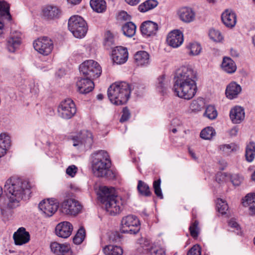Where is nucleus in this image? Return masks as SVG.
Returning a JSON list of instances; mask_svg holds the SVG:
<instances>
[{
    "instance_id": "nucleus-34",
    "label": "nucleus",
    "mask_w": 255,
    "mask_h": 255,
    "mask_svg": "<svg viewBox=\"0 0 255 255\" xmlns=\"http://www.w3.org/2000/svg\"><path fill=\"white\" fill-rule=\"evenodd\" d=\"M90 5L97 12H102L106 8V2L104 0H91Z\"/></svg>"
},
{
    "instance_id": "nucleus-20",
    "label": "nucleus",
    "mask_w": 255,
    "mask_h": 255,
    "mask_svg": "<svg viewBox=\"0 0 255 255\" xmlns=\"http://www.w3.org/2000/svg\"><path fill=\"white\" fill-rule=\"evenodd\" d=\"M245 115L243 108L240 106H235L230 111V117L234 124H237L244 121Z\"/></svg>"
},
{
    "instance_id": "nucleus-46",
    "label": "nucleus",
    "mask_w": 255,
    "mask_h": 255,
    "mask_svg": "<svg viewBox=\"0 0 255 255\" xmlns=\"http://www.w3.org/2000/svg\"><path fill=\"white\" fill-rule=\"evenodd\" d=\"M198 225L199 222L197 221H195L191 224L189 227L191 236L194 238H196L198 236L199 233V228Z\"/></svg>"
},
{
    "instance_id": "nucleus-26",
    "label": "nucleus",
    "mask_w": 255,
    "mask_h": 255,
    "mask_svg": "<svg viewBox=\"0 0 255 255\" xmlns=\"http://www.w3.org/2000/svg\"><path fill=\"white\" fill-rule=\"evenodd\" d=\"M241 86L235 82L231 83L226 88V95L228 98L233 99L241 92Z\"/></svg>"
},
{
    "instance_id": "nucleus-19",
    "label": "nucleus",
    "mask_w": 255,
    "mask_h": 255,
    "mask_svg": "<svg viewBox=\"0 0 255 255\" xmlns=\"http://www.w3.org/2000/svg\"><path fill=\"white\" fill-rule=\"evenodd\" d=\"M50 249L56 255H72L70 247L67 244L53 242L50 245Z\"/></svg>"
},
{
    "instance_id": "nucleus-17",
    "label": "nucleus",
    "mask_w": 255,
    "mask_h": 255,
    "mask_svg": "<svg viewBox=\"0 0 255 255\" xmlns=\"http://www.w3.org/2000/svg\"><path fill=\"white\" fill-rule=\"evenodd\" d=\"M72 230L73 226L70 222H63L56 226L55 233L60 238H67L71 235Z\"/></svg>"
},
{
    "instance_id": "nucleus-1",
    "label": "nucleus",
    "mask_w": 255,
    "mask_h": 255,
    "mask_svg": "<svg viewBox=\"0 0 255 255\" xmlns=\"http://www.w3.org/2000/svg\"><path fill=\"white\" fill-rule=\"evenodd\" d=\"M196 73L191 66H182L176 73L173 90L176 96L185 100H190L195 95L197 86Z\"/></svg>"
},
{
    "instance_id": "nucleus-32",
    "label": "nucleus",
    "mask_w": 255,
    "mask_h": 255,
    "mask_svg": "<svg viewBox=\"0 0 255 255\" xmlns=\"http://www.w3.org/2000/svg\"><path fill=\"white\" fill-rule=\"evenodd\" d=\"M105 255H122L123 250L120 246L109 245L103 249Z\"/></svg>"
},
{
    "instance_id": "nucleus-50",
    "label": "nucleus",
    "mask_w": 255,
    "mask_h": 255,
    "mask_svg": "<svg viewBox=\"0 0 255 255\" xmlns=\"http://www.w3.org/2000/svg\"><path fill=\"white\" fill-rule=\"evenodd\" d=\"M105 45L108 47H111L115 45L114 36L110 31H107L105 34Z\"/></svg>"
},
{
    "instance_id": "nucleus-43",
    "label": "nucleus",
    "mask_w": 255,
    "mask_h": 255,
    "mask_svg": "<svg viewBox=\"0 0 255 255\" xmlns=\"http://www.w3.org/2000/svg\"><path fill=\"white\" fill-rule=\"evenodd\" d=\"M85 237V231L83 228H80L74 237L73 242L76 244H80L84 241Z\"/></svg>"
},
{
    "instance_id": "nucleus-23",
    "label": "nucleus",
    "mask_w": 255,
    "mask_h": 255,
    "mask_svg": "<svg viewBox=\"0 0 255 255\" xmlns=\"http://www.w3.org/2000/svg\"><path fill=\"white\" fill-rule=\"evenodd\" d=\"M180 19L185 22H190L195 18V13L190 7H184L180 8L178 12Z\"/></svg>"
},
{
    "instance_id": "nucleus-61",
    "label": "nucleus",
    "mask_w": 255,
    "mask_h": 255,
    "mask_svg": "<svg viewBox=\"0 0 255 255\" xmlns=\"http://www.w3.org/2000/svg\"><path fill=\"white\" fill-rule=\"evenodd\" d=\"M3 24L0 21V35L3 32Z\"/></svg>"
},
{
    "instance_id": "nucleus-10",
    "label": "nucleus",
    "mask_w": 255,
    "mask_h": 255,
    "mask_svg": "<svg viewBox=\"0 0 255 255\" xmlns=\"http://www.w3.org/2000/svg\"><path fill=\"white\" fill-rule=\"evenodd\" d=\"M58 112L62 118L71 119L76 113L75 105L71 99H67L61 103L58 108Z\"/></svg>"
},
{
    "instance_id": "nucleus-2",
    "label": "nucleus",
    "mask_w": 255,
    "mask_h": 255,
    "mask_svg": "<svg viewBox=\"0 0 255 255\" xmlns=\"http://www.w3.org/2000/svg\"><path fill=\"white\" fill-rule=\"evenodd\" d=\"M30 185L26 180L16 177H10L4 184V189L6 193L9 208H15L19 206V202L28 198L30 194Z\"/></svg>"
},
{
    "instance_id": "nucleus-16",
    "label": "nucleus",
    "mask_w": 255,
    "mask_h": 255,
    "mask_svg": "<svg viewBox=\"0 0 255 255\" xmlns=\"http://www.w3.org/2000/svg\"><path fill=\"white\" fill-rule=\"evenodd\" d=\"M91 79L86 77L81 78L77 82V90L80 93L86 94L93 90L94 84Z\"/></svg>"
},
{
    "instance_id": "nucleus-39",
    "label": "nucleus",
    "mask_w": 255,
    "mask_h": 255,
    "mask_svg": "<svg viewBox=\"0 0 255 255\" xmlns=\"http://www.w3.org/2000/svg\"><path fill=\"white\" fill-rule=\"evenodd\" d=\"M204 105V99L200 98L192 102L190 106V109L193 112H199L201 110Z\"/></svg>"
},
{
    "instance_id": "nucleus-58",
    "label": "nucleus",
    "mask_w": 255,
    "mask_h": 255,
    "mask_svg": "<svg viewBox=\"0 0 255 255\" xmlns=\"http://www.w3.org/2000/svg\"><path fill=\"white\" fill-rule=\"evenodd\" d=\"M126 1L131 5H136L138 3L140 0H125Z\"/></svg>"
},
{
    "instance_id": "nucleus-12",
    "label": "nucleus",
    "mask_w": 255,
    "mask_h": 255,
    "mask_svg": "<svg viewBox=\"0 0 255 255\" xmlns=\"http://www.w3.org/2000/svg\"><path fill=\"white\" fill-rule=\"evenodd\" d=\"M59 204L54 198L44 199L41 201L38 205L39 209L46 217H51L57 210Z\"/></svg>"
},
{
    "instance_id": "nucleus-53",
    "label": "nucleus",
    "mask_w": 255,
    "mask_h": 255,
    "mask_svg": "<svg viewBox=\"0 0 255 255\" xmlns=\"http://www.w3.org/2000/svg\"><path fill=\"white\" fill-rule=\"evenodd\" d=\"M77 167L75 165H72L69 166L67 168L66 172L68 175L73 177L75 175L76 173L77 172Z\"/></svg>"
},
{
    "instance_id": "nucleus-22",
    "label": "nucleus",
    "mask_w": 255,
    "mask_h": 255,
    "mask_svg": "<svg viewBox=\"0 0 255 255\" xmlns=\"http://www.w3.org/2000/svg\"><path fill=\"white\" fill-rule=\"evenodd\" d=\"M221 18L224 24L228 27H234L237 22L235 13L229 9L226 10L222 13Z\"/></svg>"
},
{
    "instance_id": "nucleus-11",
    "label": "nucleus",
    "mask_w": 255,
    "mask_h": 255,
    "mask_svg": "<svg viewBox=\"0 0 255 255\" xmlns=\"http://www.w3.org/2000/svg\"><path fill=\"white\" fill-rule=\"evenodd\" d=\"M33 47L35 50L43 55L49 54L53 48V44L49 38L42 37L38 38L33 43Z\"/></svg>"
},
{
    "instance_id": "nucleus-45",
    "label": "nucleus",
    "mask_w": 255,
    "mask_h": 255,
    "mask_svg": "<svg viewBox=\"0 0 255 255\" xmlns=\"http://www.w3.org/2000/svg\"><path fill=\"white\" fill-rule=\"evenodd\" d=\"M204 115L209 119H215L217 116V112L214 106H208L206 108Z\"/></svg>"
},
{
    "instance_id": "nucleus-57",
    "label": "nucleus",
    "mask_w": 255,
    "mask_h": 255,
    "mask_svg": "<svg viewBox=\"0 0 255 255\" xmlns=\"http://www.w3.org/2000/svg\"><path fill=\"white\" fill-rule=\"evenodd\" d=\"M152 255H165V252L162 249H158L154 250Z\"/></svg>"
},
{
    "instance_id": "nucleus-31",
    "label": "nucleus",
    "mask_w": 255,
    "mask_h": 255,
    "mask_svg": "<svg viewBox=\"0 0 255 255\" xmlns=\"http://www.w3.org/2000/svg\"><path fill=\"white\" fill-rule=\"evenodd\" d=\"M158 4L156 0H147L138 6V10L141 12H145L153 9Z\"/></svg>"
},
{
    "instance_id": "nucleus-36",
    "label": "nucleus",
    "mask_w": 255,
    "mask_h": 255,
    "mask_svg": "<svg viewBox=\"0 0 255 255\" xmlns=\"http://www.w3.org/2000/svg\"><path fill=\"white\" fill-rule=\"evenodd\" d=\"M255 143L251 142L247 145L246 151V157L247 161L251 162L255 157Z\"/></svg>"
},
{
    "instance_id": "nucleus-15",
    "label": "nucleus",
    "mask_w": 255,
    "mask_h": 255,
    "mask_svg": "<svg viewBox=\"0 0 255 255\" xmlns=\"http://www.w3.org/2000/svg\"><path fill=\"white\" fill-rule=\"evenodd\" d=\"M166 41L169 46L177 48L183 42V34L178 30H173L168 34Z\"/></svg>"
},
{
    "instance_id": "nucleus-59",
    "label": "nucleus",
    "mask_w": 255,
    "mask_h": 255,
    "mask_svg": "<svg viewBox=\"0 0 255 255\" xmlns=\"http://www.w3.org/2000/svg\"><path fill=\"white\" fill-rule=\"evenodd\" d=\"M229 225L232 227V228H238V227H239V225L238 224V223L235 222V221H233V220H231L229 222Z\"/></svg>"
},
{
    "instance_id": "nucleus-38",
    "label": "nucleus",
    "mask_w": 255,
    "mask_h": 255,
    "mask_svg": "<svg viewBox=\"0 0 255 255\" xmlns=\"http://www.w3.org/2000/svg\"><path fill=\"white\" fill-rule=\"evenodd\" d=\"M215 131L212 127H208L203 129L200 133V137L206 140L211 139L215 135Z\"/></svg>"
},
{
    "instance_id": "nucleus-6",
    "label": "nucleus",
    "mask_w": 255,
    "mask_h": 255,
    "mask_svg": "<svg viewBox=\"0 0 255 255\" xmlns=\"http://www.w3.org/2000/svg\"><path fill=\"white\" fill-rule=\"evenodd\" d=\"M68 28L75 37L79 38L85 36L88 30L86 21L79 15H73L69 18Z\"/></svg>"
},
{
    "instance_id": "nucleus-60",
    "label": "nucleus",
    "mask_w": 255,
    "mask_h": 255,
    "mask_svg": "<svg viewBox=\"0 0 255 255\" xmlns=\"http://www.w3.org/2000/svg\"><path fill=\"white\" fill-rule=\"evenodd\" d=\"M67 1L72 4H77L81 2V0H67Z\"/></svg>"
},
{
    "instance_id": "nucleus-56",
    "label": "nucleus",
    "mask_w": 255,
    "mask_h": 255,
    "mask_svg": "<svg viewBox=\"0 0 255 255\" xmlns=\"http://www.w3.org/2000/svg\"><path fill=\"white\" fill-rule=\"evenodd\" d=\"M239 131V128L237 127H234L229 131V133L231 136H235L237 135Z\"/></svg>"
},
{
    "instance_id": "nucleus-52",
    "label": "nucleus",
    "mask_w": 255,
    "mask_h": 255,
    "mask_svg": "<svg viewBox=\"0 0 255 255\" xmlns=\"http://www.w3.org/2000/svg\"><path fill=\"white\" fill-rule=\"evenodd\" d=\"M130 116L129 110L127 107H125L123 110V114L120 119L121 122H124L128 120Z\"/></svg>"
},
{
    "instance_id": "nucleus-30",
    "label": "nucleus",
    "mask_w": 255,
    "mask_h": 255,
    "mask_svg": "<svg viewBox=\"0 0 255 255\" xmlns=\"http://www.w3.org/2000/svg\"><path fill=\"white\" fill-rule=\"evenodd\" d=\"M222 69L228 73H233L236 70L237 67L233 60L229 57H225L222 63Z\"/></svg>"
},
{
    "instance_id": "nucleus-35",
    "label": "nucleus",
    "mask_w": 255,
    "mask_h": 255,
    "mask_svg": "<svg viewBox=\"0 0 255 255\" xmlns=\"http://www.w3.org/2000/svg\"><path fill=\"white\" fill-rule=\"evenodd\" d=\"M4 16H6L8 20L11 19L9 12V5L5 1H0V18Z\"/></svg>"
},
{
    "instance_id": "nucleus-54",
    "label": "nucleus",
    "mask_w": 255,
    "mask_h": 255,
    "mask_svg": "<svg viewBox=\"0 0 255 255\" xmlns=\"http://www.w3.org/2000/svg\"><path fill=\"white\" fill-rule=\"evenodd\" d=\"M118 18L121 20H129L130 19V16L126 11H122L119 13Z\"/></svg>"
},
{
    "instance_id": "nucleus-5",
    "label": "nucleus",
    "mask_w": 255,
    "mask_h": 255,
    "mask_svg": "<svg viewBox=\"0 0 255 255\" xmlns=\"http://www.w3.org/2000/svg\"><path fill=\"white\" fill-rule=\"evenodd\" d=\"M130 92L129 85L126 82H122L111 85L108 90V96L113 104L121 105L127 102Z\"/></svg>"
},
{
    "instance_id": "nucleus-9",
    "label": "nucleus",
    "mask_w": 255,
    "mask_h": 255,
    "mask_svg": "<svg viewBox=\"0 0 255 255\" xmlns=\"http://www.w3.org/2000/svg\"><path fill=\"white\" fill-rule=\"evenodd\" d=\"M81 209L80 203L72 198L65 199L60 205V210L65 215L75 216L80 212Z\"/></svg>"
},
{
    "instance_id": "nucleus-18",
    "label": "nucleus",
    "mask_w": 255,
    "mask_h": 255,
    "mask_svg": "<svg viewBox=\"0 0 255 255\" xmlns=\"http://www.w3.org/2000/svg\"><path fill=\"white\" fill-rule=\"evenodd\" d=\"M13 238L16 245H22L28 243L30 240V235L23 227L19 228L13 235Z\"/></svg>"
},
{
    "instance_id": "nucleus-27",
    "label": "nucleus",
    "mask_w": 255,
    "mask_h": 255,
    "mask_svg": "<svg viewBox=\"0 0 255 255\" xmlns=\"http://www.w3.org/2000/svg\"><path fill=\"white\" fill-rule=\"evenodd\" d=\"M10 146V139L9 135L5 133L0 134V158L3 156L6 150Z\"/></svg>"
},
{
    "instance_id": "nucleus-21",
    "label": "nucleus",
    "mask_w": 255,
    "mask_h": 255,
    "mask_svg": "<svg viewBox=\"0 0 255 255\" xmlns=\"http://www.w3.org/2000/svg\"><path fill=\"white\" fill-rule=\"evenodd\" d=\"M158 29L157 24L151 21H144L140 26L142 34L147 36L155 35Z\"/></svg>"
},
{
    "instance_id": "nucleus-49",
    "label": "nucleus",
    "mask_w": 255,
    "mask_h": 255,
    "mask_svg": "<svg viewBox=\"0 0 255 255\" xmlns=\"http://www.w3.org/2000/svg\"><path fill=\"white\" fill-rule=\"evenodd\" d=\"M161 180L160 179L155 180L153 182V188L154 190V193L156 195L160 198V199L163 198V195L162 194L161 190L160 188Z\"/></svg>"
},
{
    "instance_id": "nucleus-37",
    "label": "nucleus",
    "mask_w": 255,
    "mask_h": 255,
    "mask_svg": "<svg viewBox=\"0 0 255 255\" xmlns=\"http://www.w3.org/2000/svg\"><path fill=\"white\" fill-rule=\"evenodd\" d=\"M188 49V53L190 56H196L200 54L201 51V47L197 43H191L186 47Z\"/></svg>"
},
{
    "instance_id": "nucleus-55",
    "label": "nucleus",
    "mask_w": 255,
    "mask_h": 255,
    "mask_svg": "<svg viewBox=\"0 0 255 255\" xmlns=\"http://www.w3.org/2000/svg\"><path fill=\"white\" fill-rule=\"evenodd\" d=\"M228 176L229 175L227 173H220L217 175L216 180L218 183H220L225 181V178Z\"/></svg>"
},
{
    "instance_id": "nucleus-63",
    "label": "nucleus",
    "mask_w": 255,
    "mask_h": 255,
    "mask_svg": "<svg viewBox=\"0 0 255 255\" xmlns=\"http://www.w3.org/2000/svg\"><path fill=\"white\" fill-rule=\"evenodd\" d=\"M115 236H116V237H115V239H113V240H115V241H117L118 239H120V235L119 233H116L115 235H114Z\"/></svg>"
},
{
    "instance_id": "nucleus-13",
    "label": "nucleus",
    "mask_w": 255,
    "mask_h": 255,
    "mask_svg": "<svg viewBox=\"0 0 255 255\" xmlns=\"http://www.w3.org/2000/svg\"><path fill=\"white\" fill-rule=\"evenodd\" d=\"M73 146L84 145L85 147H90L93 143V135L91 132L84 130L76 136L72 137Z\"/></svg>"
},
{
    "instance_id": "nucleus-7",
    "label": "nucleus",
    "mask_w": 255,
    "mask_h": 255,
    "mask_svg": "<svg viewBox=\"0 0 255 255\" xmlns=\"http://www.w3.org/2000/svg\"><path fill=\"white\" fill-rule=\"evenodd\" d=\"M79 70L83 76L91 79L98 78L102 72L100 65L93 60L84 62L80 65Z\"/></svg>"
},
{
    "instance_id": "nucleus-24",
    "label": "nucleus",
    "mask_w": 255,
    "mask_h": 255,
    "mask_svg": "<svg viewBox=\"0 0 255 255\" xmlns=\"http://www.w3.org/2000/svg\"><path fill=\"white\" fill-rule=\"evenodd\" d=\"M243 205L249 207L250 216H255V193H249L243 199Z\"/></svg>"
},
{
    "instance_id": "nucleus-3",
    "label": "nucleus",
    "mask_w": 255,
    "mask_h": 255,
    "mask_svg": "<svg viewBox=\"0 0 255 255\" xmlns=\"http://www.w3.org/2000/svg\"><path fill=\"white\" fill-rule=\"evenodd\" d=\"M110 160L107 151L99 150L93 154L92 170L98 177H105L111 179L115 177L113 171L110 170Z\"/></svg>"
},
{
    "instance_id": "nucleus-29",
    "label": "nucleus",
    "mask_w": 255,
    "mask_h": 255,
    "mask_svg": "<svg viewBox=\"0 0 255 255\" xmlns=\"http://www.w3.org/2000/svg\"><path fill=\"white\" fill-rule=\"evenodd\" d=\"M21 43V39L18 34H11L7 41V48L10 52H14Z\"/></svg>"
},
{
    "instance_id": "nucleus-51",
    "label": "nucleus",
    "mask_w": 255,
    "mask_h": 255,
    "mask_svg": "<svg viewBox=\"0 0 255 255\" xmlns=\"http://www.w3.org/2000/svg\"><path fill=\"white\" fill-rule=\"evenodd\" d=\"M201 248L198 245L192 247L187 253V255H201Z\"/></svg>"
},
{
    "instance_id": "nucleus-48",
    "label": "nucleus",
    "mask_w": 255,
    "mask_h": 255,
    "mask_svg": "<svg viewBox=\"0 0 255 255\" xmlns=\"http://www.w3.org/2000/svg\"><path fill=\"white\" fill-rule=\"evenodd\" d=\"M209 36L212 40L215 42H220L223 39L220 31L215 29H211L209 31Z\"/></svg>"
},
{
    "instance_id": "nucleus-40",
    "label": "nucleus",
    "mask_w": 255,
    "mask_h": 255,
    "mask_svg": "<svg viewBox=\"0 0 255 255\" xmlns=\"http://www.w3.org/2000/svg\"><path fill=\"white\" fill-rule=\"evenodd\" d=\"M137 188L139 193L142 195L149 196L151 194L148 185L141 180L138 181Z\"/></svg>"
},
{
    "instance_id": "nucleus-8",
    "label": "nucleus",
    "mask_w": 255,
    "mask_h": 255,
    "mask_svg": "<svg viewBox=\"0 0 255 255\" xmlns=\"http://www.w3.org/2000/svg\"><path fill=\"white\" fill-rule=\"evenodd\" d=\"M139 230V221L135 216L130 215L122 219L120 229L122 233L134 235L137 234Z\"/></svg>"
},
{
    "instance_id": "nucleus-44",
    "label": "nucleus",
    "mask_w": 255,
    "mask_h": 255,
    "mask_svg": "<svg viewBox=\"0 0 255 255\" xmlns=\"http://www.w3.org/2000/svg\"><path fill=\"white\" fill-rule=\"evenodd\" d=\"M168 80L165 79L164 75L160 76L157 79V87L161 92H163L168 85Z\"/></svg>"
},
{
    "instance_id": "nucleus-33",
    "label": "nucleus",
    "mask_w": 255,
    "mask_h": 255,
    "mask_svg": "<svg viewBox=\"0 0 255 255\" xmlns=\"http://www.w3.org/2000/svg\"><path fill=\"white\" fill-rule=\"evenodd\" d=\"M122 30L124 35L131 37L135 33L136 26L132 22H128L123 26Z\"/></svg>"
},
{
    "instance_id": "nucleus-4",
    "label": "nucleus",
    "mask_w": 255,
    "mask_h": 255,
    "mask_svg": "<svg viewBox=\"0 0 255 255\" xmlns=\"http://www.w3.org/2000/svg\"><path fill=\"white\" fill-rule=\"evenodd\" d=\"M101 201L105 205L107 212L111 215L119 214L122 210V199L116 194L114 187H102Z\"/></svg>"
},
{
    "instance_id": "nucleus-62",
    "label": "nucleus",
    "mask_w": 255,
    "mask_h": 255,
    "mask_svg": "<svg viewBox=\"0 0 255 255\" xmlns=\"http://www.w3.org/2000/svg\"><path fill=\"white\" fill-rule=\"evenodd\" d=\"M104 96L102 94H99L97 95V98L99 100H102L103 99Z\"/></svg>"
},
{
    "instance_id": "nucleus-25",
    "label": "nucleus",
    "mask_w": 255,
    "mask_h": 255,
    "mask_svg": "<svg viewBox=\"0 0 255 255\" xmlns=\"http://www.w3.org/2000/svg\"><path fill=\"white\" fill-rule=\"evenodd\" d=\"M134 60L137 65L145 66L149 63V55L145 51H139L134 54Z\"/></svg>"
},
{
    "instance_id": "nucleus-28",
    "label": "nucleus",
    "mask_w": 255,
    "mask_h": 255,
    "mask_svg": "<svg viewBox=\"0 0 255 255\" xmlns=\"http://www.w3.org/2000/svg\"><path fill=\"white\" fill-rule=\"evenodd\" d=\"M60 11L54 6L48 5L43 8L42 13L43 16L47 19H53L58 17Z\"/></svg>"
},
{
    "instance_id": "nucleus-14",
    "label": "nucleus",
    "mask_w": 255,
    "mask_h": 255,
    "mask_svg": "<svg viewBox=\"0 0 255 255\" xmlns=\"http://www.w3.org/2000/svg\"><path fill=\"white\" fill-rule=\"evenodd\" d=\"M128 58V52L127 48L122 46H117L112 51L113 62L117 64L125 63Z\"/></svg>"
},
{
    "instance_id": "nucleus-47",
    "label": "nucleus",
    "mask_w": 255,
    "mask_h": 255,
    "mask_svg": "<svg viewBox=\"0 0 255 255\" xmlns=\"http://www.w3.org/2000/svg\"><path fill=\"white\" fill-rule=\"evenodd\" d=\"M229 177L234 186H239L244 180V177L239 174L229 175Z\"/></svg>"
},
{
    "instance_id": "nucleus-42",
    "label": "nucleus",
    "mask_w": 255,
    "mask_h": 255,
    "mask_svg": "<svg viewBox=\"0 0 255 255\" xmlns=\"http://www.w3.org/2000/svg\"><path fill=\"white\" fill-rule=\"evenodd\" d=\"M217 208L220 213L224 215L226 213L229 207L226 201L222 199H218L217 200Z\"/></svg>"
},
{
    "instance_id": "nucleus-64",
    "label": "nucleus",
    "mask_w": 255,
    "mask_h": 255,
    "mask_svg": "<svg viewBox=\"0 0 255 255\" xmlns=\"http://www.w3.org/2000/svg\"><path fill=\"white\" fill-rule=\"evenodd\" d=\"M189 153H190V155H191V156L194 159H196V157L195 156V154L193 151L189 150Z\"/></svg>"
},
{
    "instance_id": "nucleus-41",
    "label": "nucleus",
    "mask_w": 255,
    "mask_h": 255,
    "mask_svg": "<svg viewBox=\"0 0 255 255\" xmlns=\"http://www.w3.org/2000/svg\"><path fill=\"white\" fill-rule=\"evenodd\" d=\"M220 149L226 154L235 151L239 149V146L235 143H232L228 144H222L219 146Z\"/></svg>"
}]
</instances>
